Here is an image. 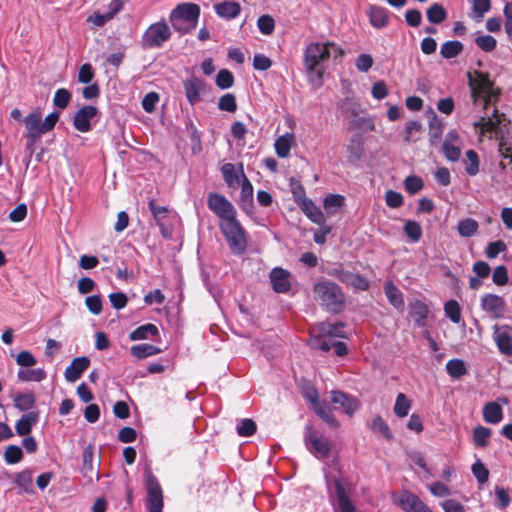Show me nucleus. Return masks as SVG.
Wrapping results in <instances>:
<instances>
[{"instance_id": "obj_1", "label": "nucleus", "mask_w": 512, "mask_h": 512, "mask_svg": "<svg viewBox=\"0 0 512 512\" xmlns=\"http://www.w3.org/2000/svg\"><path fill=\"white\" fill-rule=\"evenodd\" d=\"M468 85L471 92L470 115L473 116V126L479 137L499 140V150L504 153L509 148L504 141V130L509 121L504 113H500L495 104L501 95V90L490 79L488 73L473 70L467 73Z\"/></svg>"}, {"instance_id": "obj_2", "label": "nucleus", "mask_w": 512, "mask_h": 512, "mask_svg": "<svg viewBox=\"0 0 512 512\" xmlns=\"http://www.w3.org/2000/svg\"><path fill=\"white\" fill-rule=\"evenodd\" d=\"M344 51L333 42H312L304 50V66L310 82L320 87L324 74L322 62L333 56L335 59L342 57Z\"/></svg>"}, {"instance_id": "obj_3", "label": "nucleus", "mask_w": 512, "mask_h": 512, "mask_svg": "<svg viewBox=\"0 0 512 512\" xmlns=\"http://www.w3.org/2000/svg\"><path fill=\"white\" fill-rule=\"evenodd\" d=\"M327 487L334 512H358L355 503V487L347 481L336 465L325 471Z\"/></svg>"}, {"instance_id": "obj_4", "label": "nucleus", "mask_w": 512, "mask_h": 512, "mask_svg": "<svg viewBox=\"0 0 512 512\" xmlns=\"http://www.w3.org/2000/svg\"><path fill=\"white\" fill-rule=\"evenodd\" d=\"M59 120V113L52 112L42 119V112L39 108L34 109L23 118L26 128L25 137L27 138V146H34L43 134L51 131Z\"/></svg>"}, {"instance_id": "obj_5", "label": "nucleus", "mask_w": 512, "mask_h": 512, "mask_svg": "<svg viewBox=\"0 0 512 512\" xmlns=\"http://www.w3.org/2000/svg\"><path fill=\"white\" fill-rule=\"evenodd\" d=\"M315 300L327 311L339 313L345 305V296L340 287L331 281H320L313 287Z\"/></svg>"}, {"instance_id": "obj_6", "label": "nucleus", "mask_w": 512, "mask_h": 512, "mask_svg": "<svg viewBox=\"0 0 512 512\" xmlns=\"http://www.w3.org/2000/svg\"><path fill=\"white\" fill-rule=\"evenodd\" d=\"M200 16V8L194 3H183L176 6L170 14V22L173 28L181 33L193 30Z\"/></svg>"}, {"instance_id": "obj_7", "label": "nucleus", "mask_w": 512, "mask_h": 512, "mask_svg": "<svg viewBox=\"0 0 512 512\" xmlns=\"http://www.w3.org/2000/svg\"><path fill=\"white\" fill-rule=\"evenodd\" d=\"M230 250L234 254H243L247 247L245 231L236 216L219 224Z\"/></svg>"}, {"instance_id": "obj_8", "label": "nucleus", "mask_w": 512, "mask_h": 512, "mask_svg": "<svg viewBox=\"0 0 512 512\" xmlns=\"http://www.w3.org/2000/svg\"><path fill=\"white\" fill-rule=\"evenodd\" d=\"M171 37L169 26L163 22L151 24L144 32L141 45L144 49H153L161 47Z\"/></svg>"}, {"instance_id": "obj_9", "label": "nucleus", "mask_w": 512, "mask_h": 512, "mask_svg": "<svg viewBox=\"0 0 512 512\" xmlns=\"http://www.w3.org/2000/svg\"><path fill=\"white\" fill-rule=\"evenodd\" d=\"M305 443L307 449L318 459L328 457L331 446L327 438L316 432L312 427H306Z\"/></svg>"}, {"instance_id": "obj_10", "label": "nucleus", "mask_w": 512, "mask_h": 512, "mask_svg": "<svg viewBox=\"0 0 512 512\" xmlns=\"http://www.w3.org/2000/svg\"><path fill=\"white\" fill-rule=\"evenodd\" d=\"M147 501L146 506L149 512H162L163 492L157 478L151 473L146 472Z\"/></svg>"}, {"instance_id": "obj_11", "label": "nucleus", "mask_w": 512, "mask_h": 512, "mask_svg": "<svg viewBox=\"0 0 512 512\" xmlns=\"http://www.w3.org/2000/svg\"><path fill=\"white\" fill-rule=\"evenodd\" d=\"M208 208L224 222L236 216L237 212L234 206L223 195L210 193L207 199Z\"/></svg>"}, {"instance_id": "obj_12", "label": "nucleus", "mask_w": 512, "mask_h": 512, "mask_svg": "<svg viewBox=\"0 0 512 512\" xmlns=\"http://www.w3.org/2000/svg\"><path fill=\"white\" fill-rule=\"evenodd\" d=\"M394 502L404 512H432L417 495L407 490L402 491L397 497L394 496Z\"/></svg>"}, {"instance_id": "obj_13", "label": "nucleus", "mask_w": 512, "mask_h": 512, "mask_svg": "<svg viewBox=\"0 0 512 512\" xmlns=\"http://www.w3.org/2000/svg\"><path fill=\"white\" fill-rule=\"evenodd\" d=\"M98 109L91 105L80 108L74 115L73 125L76 130L87 133L92 129L91 121L97 116Z\"/></svg>"}, {"instance_id": "obj_14", "label": "nucleus", "mask_w": 512, "mask_h": 512, "mask_svg": "<svg viewBox=\"0 0 512 512\" xmlns=\"http://www.w3.org/2000/svg\"><path fill=\"white\" fill-rule=\"evenodd\" d=\"M270 282L276 293H287L291 288V273L281 267H275L269 274Z\"/></svg>"}, {"instance_id": "obj_15", "label": "nucleus", "mask_w": 512, "mask_h": 512, "mask_svg": "<svg viewBox=\"0 0 512 512\" xmlns=\"http://www.w3.org/2000/svg\"><path fill=\"white\" fill-rule=\"evenodd\" d=\"M481 307L493 318H499L503 315L505 301L496 294H486L481 298Z\"/></svg>"}, {"instance_id": "obj_16", "label": "nucleus", "mask_w": 512, "mask_h": 512, "mask_svg": "<svg viewBox=\"0 0 512 512\" xmlns=\"http://www.w3.org/2000/svg\"><path fill=\"white\" fill-rule=\"evenodd\" d=\"M185 94L191 105L198 103L205 92V83L197 77L186 79L183 83Z\"/></svg>"}, {"instance_id": "obj_17", "label": "nucleus", "mask_w": 512, "mask_h": 512, "mask_svg": "<svg viewBox=\"0 0 512 512\" xmlns=\"http://www.w3.org/2000/svg\"><path fill=\"white\" fill-rule=\"evenodd\" d=\"M443 153L449 161L455 162L460 159V139L455 130L447 133L443 143Z\"/></svg>"}, {"instance_id": "obj_18", "label": "nucleus", "mask_w": 512, "mask_h": 512, "mask_svg": "<svg viewBox=\"0 0 512 512\" xmlns=\"http://www.w3.org/2000/svg\"><path fill=\"white\" fill-rule=\"evenodd\" d=\"M499 402L508 404L506 397L498 398V402H488L483 407V419L486 423L497 424L503 419V409Z\"/></svg>"}, {"instance_id": "obj_19", "label": "nucleus", "mask_w": 512, "mask_h": 512, "mask_svg": "<svg viewBox=\"0 0 512 512\" xmlns=\"http://www.w3.org/2000/svg\"><path fill=\"white\" fill-rule=\"evenodd\" d=\"M331 402L343 408L349 416H352L360 406L359 401L355 397L336 390L331 391Z\"/></svg>"}, {"instance_id": "obj_20", "label": "nucleus", "mask_w": 512, "mask_h": 512, "mask_svg": "<svg viewBox=\"0 0 512 512\" xmlns=\"http://www.w3.org/2000/svg\"><path fill=\"white\" fill-rule=\"evenodd\" d=\"M90 360L86 356L76 357L65 370V379L70 382H76L83 372L89 367Z\"/></svg>"}, {"instance_id": "obj_21", "label": "nucleus", "mask_w": 512, "mask_h": 512, "mask_svg": "<svg viewBox=\"0 0 512 512\" xmlns=\"http://www.w3.org/2000/svg\"><path fill=\"white\" fill-rule=\"evenodd\" d=\"M39 421V412L31 411L28 412L16 422L15 430L19 436H27L32 427Z\"/></svg>"}, {"instance_id": "obj_22", "label": "nucleus", "mask_w": 512, "mask_h": 512, "mask_svg": "<svg viewBox=\"0 0 512 512\" xmlns=\"http://www.w3.org/2000/svg\"><path fill=\"white\" fill-rule=\"evenodd\" d=\"M300 208L313 223L322 225L326 222L324 213L311 199L303 200Z\"/></svg>"}, {"instance_id": "obj_23", "label": "nucleus", "mask_w": 512, "mask_h": 512, "mask_svg": "<svg viewBox=\"0 0 512 512\" xmlns=\"http://www.w3.org/2000/svg\"><path fill=\"white\" fill-rule=\"evenodd\" d=\"M216 14L225 19L236 18L241 12V6L238 2L224 1L214 6Z\"/></svg>"}, {"instance_id": "obj_24", "label": "nucleus", "mask_w": 512, "mask_h": 512, "mask_svg": "<svg viewBox=\"0 0 512 512\" xmlns=\"http://www.w3.org/2000/svg\"><path fill=\"white\" fill-rule=\"evenodd\" d=\"M149 208L154 216L157 225L160 227L161 233L164 236H167V219L169 217L168 209L164 206H157L154 201L149 202Z\"/></svg>"}, {"instance_id": "obj_25", "label": "nucleus", "mask_w": 512, "mask_h": 512, "mask_svg": "<svg viewBox=\"0 0 512 512\" xmlns=\"http://www.w3.org/2000/svg\"><path fill=\"white\" fill-rule=\"evenodd\" d=\"M342 323H319L313 328V333H319L322 337H344Z\"/></svg>"}, {"instance_id": "obj_26", "label": "nucleus", "mask_w": 512, "mask_h": 512, "mask_svg": "<svg viewBox=\"0 0 512 512\" xmlns=\"http://www.w3.org/2000/svg\"><path fill=\"white\" fill-rule=\"evenodd\" d=\"M410 315L419 327L426 325V318L429 313L428 306L422 301H415L410 305Z\"/></svg>"}, {"instance_id": "obj_27", "label": "nucleus", "mask_w": 512, "mask_h": 512, "mask_svg": "<svg viewBox=\"0 0 512 512\" xmlns=\"http://www.w3.org/2000/svg\"><path fill=\"white\" fill-rule=\"evenodd\" d=\"M384 291L390 304L397 310L402 311L404 309V300L401 291L391 281L385 283Z\"/></svg>"}, {"instance_id": "obj_28", "label": "nucleus", "mask_w": 512, "mask_h": 512, "mask_svg": "<svg viewBox=\"0 0 512 512\" xmlns=\"http://www.w3.org/2000/svg\"><path fill=\"white\" fill-rule=\"evenodd\" d=\"M47 377V373L43 368L21 369L17 373V378L22 382H41Z\"/></svg>"}, {"instance_id": "obj_29", "label": "nucleus", "mask_w": 512, "mask_h": 512, "mask_svg": "<svg viewBox=\"0 0 512 512\" xmlns=\"http://www.w3.org/2000/svg\"><path fill=\"white\" fill-rule=\"evenodd\" d=\"M337 277L341 282L352 285L360 290H366L369 287L368 281L358 274L341 272L337 275Z\"/></svg>"}, {"instance_id": "obj_30", "label": "nucleus", "mask_w": 512, "mask_h": 512, "mask_svg": "<svg viewBox=\"0 0 512 512\" xmlns=\"http://www.w3.org/2000/svg\"><path fill=\"white\" fill-rule=\"evenodd\" d=\"M159 331L156 325L152 323L144 324L133 330L129 338L132 341L148 339L150 336L158 335Z\"/></svg>"}, {"instance_id": "obj_31", "label": "nucleus", "mask_w": 512, "mask_h": 512, "mask_svg": "<svg viewBox=\"0 0 512 512\" xmlns=\"http://www.w3.org/2000/svg\"><path fill=\"white\" fill-rule=\"evenodd\" d=\"M293 142L294 135L291 133H286L285 135L277 138L274 144L276 154L281 158L287 157L290 153Z\"/></svg>"}, {"instance_id": "obj_32", "label": "nucleus", "mask_w": 512, "mask_h": 512, "mask_svg": "<svg viewBox=\"0 0 512 512\" xmlns=\"http://www.w3.org/2000/svg\"><path fill=\"white\" fill-rule=\"evenodd\" d=\"M313 408L315 413L327 424H329L333 428L339 427V423L334 417L332 410L327 403L320 401Z\"/></svg>"}, {"instance_id": "obj_33", "label": "nucleus", "mask_w": 512, "mask_h": 512, "mask_svg": "<svg viewBox=\"0 0 512 512\" xmlns=\"http://www.w3.org/2000/svg\"><path fill=\"white\" fill-rule=\"evenodd\" d=\"M494 339L501 353L507 356L512 354V339L507 331L497 330Z\"/></svg>"}, {"instance_id": "obj_34", "label": "nucleus", "mask_w": 512, "mask_h": 512, "mask_svg": "<svg viewBox=\"0 0 512 512\" xmlns=\"http://www.w3.org/2000/svg\"><path fill=\"white\" fill-rule=\"evenodd\" d=\"M14 406L19 411H28L35 405L36 398L32 392L18 393L13 398Z\"/></svg>"}, {"instance_id": "obj_35", "label": "nucleus", "mask_w": 512, "mask_h": 512, "mask_svg": "<svg viewBox=\"0 0 512 512\" xmlns=\"http://www.w3.org/2000/svg\"><path fill=\"white\" fill-rule=\"evenodd\" d=\"M15 484L24 493H33V477L32 471L29 469L23 470L16 475Z\"/></svg>"}, {"instance_id": "obj_36", "label": "nucleus", "mask_w": 512, "mask_h": 512, "mask_svg": "<svg viewBox=\"0 0 512 512\" xmlns=\"http://www.w3.org/2000/svg\"><path fill=\"white\" fill-rule=\"evenodd\" d=\"M161 349L151 344H138L131 347V354L137 359H143L159 354Z\"/></svg>"}, {"instance_id": "obj_37", "label": "nucleus", "mask_w": 512, "mask_h": 512, "mask_svg": "<svg viewBox=\"0 0 512 512\" xmlns=\"http://www.w3.org/2000/svg\"><path fill=\"white\" fill-rule=\"evenodd\" d=\"M463 51V44L460 41H446L442 44L440 54L446 59L457 57Z\"/></svg>"}, {"instance_id": "obj_38", "label": "nucleus", "mask_w": 512, "mask_h": 512, "mask_svg": "<svg viewBox=\"0 0 512 512\" xmlns=\"http://www.w3.org/2000/svg\"><path fill=\"white\" fill-rule=\"evenodd\" d=\"M427 19L432 24H440L447 18V12L439 3L432 4L426 12Z\"/></svg>"}, {"instance_id": "obj_39", "label": "nucleus", "mask_w": 512, "mask_h": 512, "mask_svg": "<svg viewBox=\"0 0 512 512\" xmlns=\"http://www.w3.org/2000/svg\"><path fill=\"white\" fill-rule=\"evenodd\" d=\"M345 198L339 194H330L324 198L323 206L328 214H335L344 205Z\"/></svg>"}, {"instance_id": "obj_40", "label": "nucleus", "mask_w": 512, "mask_h": 512, "mask_svg": "<svg viewBox=\"0 0 512 512\" xmlns=\"http://www.w3.org/2000/svg\"><path fill=\"white\" fill-rule=\"evenodd\" d=\"M472 18L482 21L484 15L491 9V0H472Z\"/></svg>"}, {"instance_id": "obj_41", "label": "nucleus", "mask_w": 512, "mask_h": 512, "mask_svg": "<svg viewBox=\"0 0 512 512\" xmlns=\"http://www.w3.org/2000/svg\"><path fill=\"white\" fill-rule=\"evenodd\" d=\"M221 172L226 184L229 187H234L239 184L241 174L236 171L235 166L232 163H226L222 166Z\"/></svg>"}, {"instance_id": "obj_42", "label": "nucleus", "mask_w": 512, "mask_h": 512, "mask_svg": "<svg viewBox=\"0 0 512 512\" xmlns=\"http://www.w3.org/2000/svg\"><path fill=\"white\" fill-rule=\"evenodd\" d=\"M387 11L383 8L373 7L370 12V23L376 28H383L388 24Z\"/></svg>"}, {"instance_id": "obj_43", "label": "nucleus", "mask_w": 512, "mask_h": 512, "mask_svg": "<svg viewBox=\"0 0 512 512\" xmlns=\"http://www.w3.org/2000/svg\"><path fill=\"white\" fill-rule=\"evenodd\" d=\"M465 171L469 176H475L479 172V157L474 150H468L466 152V158L464 160Z\"/></svg>"}, {"instance_id": "obj_44", "label": "nucleus", "mask_w": 512, "mask_h": 512, "mask_svg": "<svg viewBox=\"0 0 512 512\" xmlns=\"http://www.w3.org/2000/svg\"><path fill=\"white\" fill-rule=\"evenodd\" d=\"M478 227L476 220L465 218L458 223L457 230L462 237H471L477 232Z\"/></svg>"}, {"instance_id": "obj_45", "label": "nucleus", "mask_w": 512, "mask_h": 512, "mask_svg": "<svg viewBox=\"0 0 512 512\" xmlns=\"http://www.w3.org/2000/svg\"><path fill=\"white\" fill-rule=\"evenodd\" d=\"M411 408V402L406 397L405 394L399 393L397 395L395 405H394V413L399 418H404L408 415L409 410Z\"/></svg>"}, {"instance_id": "obj_46", "label": "nucleus", "mask_w": 512, "mask_h": 512, "mask_svg": "<svg viewBox=\"0 0 512 512\" xmlns=\"http://www.w3.org/2000/svg\"><path fill=\"white\" fill-rule=\"evenodd\" d=\"M446 370L453 378H460L467 373L465 363L461 359L449 360L446 364Z\"/></svg>"}, {"instance_id": "obj_47", "label": "nucleus", "mask_w": 512, "mask_h": 512, "mask_svg": "<svg viewBox=\"0 0 512 512\" xmlns=\"http://www.w3.org/2000/svg\"><path fill=\"white\" fill-rule=\"evenodd\" d=\"M403 229L411 242H418L422 237V228L420 224L414 220L406 221Z\"/></svg>"}, {"instance_id": "obj_48", "label": "nucleus", "mask_w": 512, "mask_h": 512, "mask_svg": "<svg viewBox=\"0 0 512 512\" xmlns=\"http://www.w3.org/2000/svg\"><path fill=\"white\" fill-rule=\"evenodd\" d=\"M492 434L491 429L478 426L473 430V440L476 446L478 447H486L488 445V439Z\"/></svg>"}, {"instance_id": "obj_49", "label": "nucleus", "mask_w": 512, "mask_h": 512, "mask_svg": "<svg viewBox=\"0 0 512 512\" xmlns=\"http://www.w3.org/2000/svg\"><path fill=\"white\" fill-rule=\"evenodd\" d=\"M445 315L453 322L458 324L461 321V309L456 300H449L444 305Z\"/></svg>"}, {"instance_id": "obj_50", "label": "nucleus", "mask_w": 512, "mask_h": 512, "mask_svg": "<svg viewBox=\"0 0 512 512\" xmlns=\"http://www.w3.org/2000/svg\"><path fill=\"white\" fill-rule=\"evenodd\" d=\"M371 429L375 432L380 433L385 439L391 440L393 437V434L387 425V423L384 421V419L381 416L375 417L371 422Z\"/></svg>"}, {"instance_id": "obj_51", "label": "nucleus", "mask_w": 512, "mask_h": 512, "mask_svg": "<svg viewBox=\"0 0 512 512\" xmlns=\"http://www.w3.org/2000/svg\"><path fill=\"white\" fill-rule=\"evenodd\" d=\"M23 458L22 449L17 445H9L4 452V459L7 464L19 463Z\"/></svg>"}, {"instance_id": "obj_52", "label": "nucleus", "mask_w": 512, "mask_h": 512, "mask_svg": "<svg viewBox=\"0 0 512 512\" xmlns=\"http://www.w3.org/2000/svg\"><path fill=\"white\" fill-rule=\"evenodd\" d=\"M348 159L350 162H356L362 157L363 149L359 138H352L347 146Z\"/></svg>"}, {"instance_id": "obj_53", "label": "nucleus", "mask_w": 512, "mask_h": 512, "mask_svg": "<svg viewBox=\"0 0 512 512\" xmlns=\"http://www.w3.org/2000/svg\"><path fill=\"white\" fill-rule=\"evenodd\" d=\"M218 108L221 111L233 113L237 110L236 98L233 94L227 93L223 95L218 102Z\"/></svg>"}, {"instance_id": "obj_54", "label": "nucleus", "mask_w": 512, "mask_h": 512, "mask_svg": "<svg viewBox=\"0 0 512 512\" xmlns=\"http://www.w3.org/2000/svg\"><path fill=\"white\" fill-rule=\"evenodd\" d=\"M476 45L485 52H491L496 48L497 41L491 35H478L475 38Z\"/></svg>"}, {"instance_id": "obj_55", "label": "nucleus", "mask_w": 512, "mask_h": 512, "mask_svg": "<svg viewBox=\"0 0 512 512\" xmlns=\"http://www.w3.org/2000/svg\"><path fill=\"white\" fill-rule=\"evenodd\" d=\"M422 125L418 121H410L406 124L404 132V140L406 142H415L417 140L416 135L421 132Z\"/></svg>"}, {"instance_id": "obj_56", "label": "nucleus", "mask_w": 512, "mask_h": 512, "mask_svg": "<svg viewBox=\"0 0 512 512\" xmlns=\"http://www.w3.org/2000/svg\"><path fill=\"white\" fill-rule=\"evenodd\" d=\"M256 432V423L252 419H242L237 426V433L242 437H250Z\"/></svg>"}, {"instance_id": "obj_57", "label": "nucleus", "mask_w": 512, "mask_h": 512, "mask_svg": "<svg viewBox=\"0 0 512 512\" xmlns=\"http://www.w3.org/2000/svg\"><path fill=\"white\" fill-rule=\"evenodd\" d=\"M70 100V92L67 89L61 88L55 92L53 104L60 109H65L68 106Z\"/></svg>"}, {"instance_id": "obj_58", "label": "nucleus", "mask_w": 512, "mask_h": 512, "mask_svg": "<svg viewBox=\"0 0 512 512\" xmlns=\"http://www.w3.org/2000/svg\"><path fill=\"white\" fill-rule=\"evenodd\" d=\"M234 83L233 74L226 69H222L216 76V84L221 89L230 88Z\"/></svg>"}, {"instance_id": "obj_59", "label": "nucleus", "mask_w": 512, "mask_h": 512, "mask_svg": "<svg viewBox=\"0 0 512 512\" xmlns=\"http://www.w3.org/2000/svg\"><path fill=\"white\" fill-rule=\"evenodd\" d=\"M507 246L502 240L490 242L485 250V254L489 259H495L500 253L506 251Z\"/></svg>"}, {"instance_id": "obj_60", "label": "nucleus", "mask_w": 512, "mask_h": 512, "mask_svg": "<svg viewBox=\"0 0 512 512\" xmlns=\"http://www.w3.org/2000/svg\"><path fill=\"white\" fill-rule=\"evenodd\" d=\"M339 107L345 117H354L360 113V104L351 99H345Z\"/></svg>"}, {"instance_id": "obj_61", "label": "nucleus", "mask_w": 512, "mask_h": 512, "mask_svg": "<svg viewBox=\"0 0 512 512\" xmlns=\"http://www.w3.org/2000/svg\"><path fill=\"white\" fill-rule=\"evenodd\" d=\"M241 200L243 202H252L253 199V186L248 178L245 176L243 170L241 169Z\"/></svg>"}, {"instance_id": "obj_62", "label": "nucleus", "mask_w": 512, "mask_h": 512, "mask_svg": "<svg viewBox=\"0 0 512 512\" xmlns=\"http://www.w3.org/2000/svg\"><path fill=\"white\" fill-rule=\"evenodd\" d=\"M472 473L480 484H484L489 479V471L479 460L472 465Z\"/></svg>"}, {"instance_id": "obj_63", "label": "nucleus", "mask_w": 512, "mask_h": 512, "mask_svg": "<svg viewBox=\"0 0 512 512\" xmlns=\"http://www.w3.org/2000/svg\"><path fill=\"white\" fill-rule=\"evenodd\" d=\"M424 186L422 179L418 176H408L404 181V187L409 194L419 192Z\"/></svg>"}, {"instance_id": "obj_64", "label": "nucleus", "mask_w": 512, "mask_h": 512, "mask_svg": "<svg viewBox=\"0 0 512 512\" xmlns=\"http://www.w3.org/2000/svg\"><path fill=\"white\" fill-rule=\"evenodd\" d=\"M258 28L264 35H270L274 31L275 23L271 16L263 15L258 18Z\"/></svg>"}]
</instances>
